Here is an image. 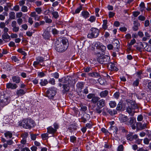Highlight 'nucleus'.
<instances>
[{"instance_id":"nucleus-1","label":"nucleus","mask_w":151,"mask_h":151,"mask_svg":"<svg viewBox=\"0 0 151 151\" xmlns=\"http://www.w3.org/2000/svg\"><path fill=\"white\" fill-rule=\"evenodd\" d=\"M56 45V50L59 52H63L68 47V40L66 39H63L61 42L57 41Z\"/></svg>"},{"instance_id":"nucleus-2","label":"nucleus","mask_w":151,"mask_h":151,"mask_svg":"<svg viewBox=\"0 0 151 151\" xmlns=\"http://www.w3.org/2000/svg\"><path fill=\"white\" fill-rule=\"evenodd\" d=\"M35 122L31 119H24L19 123V125L26 129H30L35 126Z\"/></svg>"},{"instance_id":"nucleus-3","label":"nucleus","mask_w":151,"mask_h":151,"mask_svg":"<svg viewBox=\"0 0 151 151\" xmlns=\"http://www.w3.org/2000/svg\"><path fill=\"white\" fill-rule=\"evenodd\" d=\"M57 89L54 87L49 88L46 92V95L49 99H52L55 96Z\"/></svg>"},{"instance_id":"nucleus-4","label":"nucleus","mask_w":151,"mask_h":151,"mask_svg":"<svg viewBox=\"0 0 151 151\" xmlns=\"http://www.w3.org/2000/svg\"><path fill=\"white\" fill-rule=\"evenodd\" d=\"M98 62L101 64H106L110 60V58L106 55H100L97 58Z\"/></svg>"},{"instance_id":"nucleus-5","label":"nucleus","mask_w":151,"mask_h":151,"mask_svg":"<svg viewBox=\"0 0 151 151\" xmlns=\"http://www.w3.org/2000/svg\"><path fill=\"white\" fill-rule=\"evenodd\" d=\"M99 30L96 28H92L90 29V32L88 35V37L92 38L97 37L99 34Z\"/></svg>"},{"instance_id":"nucleus-6","label":"nucleus","mask_w":151,"mask_h":151,"mask_svg":"<svg viewBox=\"0 0 151 151\" xmlns=\"http://www.w3.org/2000/svg\"><path fill=\"white\" fill-rule=\"evenodd\" d=\"M9 102V99L8 97H5L4 95H1L0 96V105L3 107L7 105Z\"/></svg>"},{"instance_id":"nucleus-7","label":"nucleus","mask_w":151,"mask_h":151,"mask_svg":"<svg viewBox=\"0 0 151 151\" xmlns=\"http://www.w3.org/2000/svg\"><path fill=\"white\" fill-rule=\"evenodd\" d=\"M87 98L89 99H91V102L94 104L96 103L100 99L98 96H96L94 93H89L87 96Z\"/></svg>"},{"instance_id":"nucleus-8","label":"nucleus","mask_w":151,"mask_h":151,"mask_svg":"<svg viewBox=\"0 0 151 151\" xmlns=\"http://www.w3.org/2000/svg\"><path fill=\"white\" fill-rule=\"evenodd\" d=\"M52 29L51 27H48L47 28L46 31H45L43 33L42 36L45 39H49L50 36V32Z\"/></svg>"},{"instance_id":"nucleus-9","label":"nucleus","mask_w":151,"mask_h":151,"mask_svg":"<svg viewBox=\"0 0 151 151\" xmlns=\"http://www.w3.org/2000/svg\"><path fill=\"white\" fill-rule=\"evenodd\" d=\"M109 130L111 133H113L115 137H117L118 129L116 126H111L110 127Z\"/></svg>"},{"instance_id":"nucleus-10","label":"nucleus","mask_w":151,"mask_h":151,"mask_svg":"<svg viewBox=\"0 0 151 151\" xmlns=\"http://www.w3.org/2000/svg\"><path fill=\"white\" fill-rule=\"evenodd\" d=\"M95 46L97 49H100L102 52L104 51L106 49V46L99 42H96L95 44Z\"/></svg>"},{"instance_id":"nucleus-11","label":"nucleus","mask_w":151,"mask_h":151,"mask_svg":"<svg viewBox=\"0 0 151 151\" xmlns=\"http://www.w3.org/2000/svg\"><path fill=\"white\" fill-rule=\"evenodd\" d=\"M128 106H130V107L133 109L134 110L138 108V106L133 101L129 100L127 101Z\"/></svg>"},{"instance_id":"nucleus-12","label":"nucleus","mask_w":151,"mask_h":151,"mask_svg":"<svg viewBox=\"0 0 151 151\" xmlns=\"http://www.w3.org/2000/svg\"><path fill=\"white\" fill-rule=\"evenodd\" d=\"M58 81L63 83H67L68 84H71V80L68 77L59 79Z\"/></svg>"},{"instance_id":"nucleus-13","label":"nucleus","mask_w":151,"mask_h":151,"mask_svg":"<svg viewBox=\"0 0 151 151\" xmlns=\"http://www.w3.org/2000/svg\"><path fill=\"white\" fill-rule=\"evenodd\" d=\"M18 86L15 83H9L6 84V87L7 88L12 89H15L17 88Z\"/></svg>"},{"instance_id":"nucleus-14","label":"nucleus","mask_w":151,"mask_h":151,"mask_svg":"<svg viewBox=\"0 0 151 151\" xmlns=\"http://www.w3.org/2000/svg\"><path fill=\"white\" fill-rule=\"evenodd\" d=\"M108 68L111 70H118V69L115 65L114 63L111 62L108 64Z\"/></svg>"},{"instance_id":"nucleus-15","label":"nucleus","mask_w":151,"mask_h":151,"mask_svg":"<svg viewBox=\"0 0 151 151\" xmlns=\"http://www.w3.org/2000/svg\"><path fill=\"white\" fill-rule=\"evenodd\" d=\"M120 121L121 122H124L126 124H128V119L127 116L124 115H122L119 118Z\"/></svg>"},{"instance_id":"nucleus-16","label":"nucleus","mask_w":151,"mask_h":151,"mask_svg":"<svg viewBox=\"0 0 151 151\" xmlns=\"http://www.w3.org/2000/svg\"><path fill=\"white\" fill-rule=\"evenodd\" d=\"M112 43L115 50H118L120 47L119 41L117 39L114 40Z\"/></svg>"},{"instance_id":"nucleus-17","label":"nucleus","mask_w":151,"mask_h":151,"mask_svg":"<svg viewBox=\"0 0 151 151\" xmlns=\"http://www.w3.org/2000/svg\"><path fill=\"white\" fill-rule=\"evenodd\" d=\"M105 105V101L103 99H99L96 103L97 106L102 108Z\"/></svg>"},{"instance_id":"nucleus-18","label":"nucleus","mask_w":151,"mask_h":151,"mask_svg":"<svg viewBox=\"0 0 151 151\" xmlns=\"http://www.w3.org/2000/svg\"><path fill=\"white\" fill-rule=\"evenodd\" d=\"M84 84V83L83 82H79L76 84L77 90L80 91V93H81V91L83 88Z\"/></svg>"},{"instance_id":"nucleus-19","label":"nucleus","mask_w":151,"mask_h":151,"mask_svg":"<svg viewBox=\"0 0 151 151\" xmlns=\"http://www.w3.org/2000/svg\"><path fill=\"white\" fill-rule=\"evenodd\" d=\"M127 112L131 116H133L134 115L135 111L130 107V106H128L127 108Z\"/></svg>"},{"instance_id":"nucleus-20","label":"nucleus","mask_w":151,"mask_h":151,"mask_svg":"<svg viewBox=\"0 0 151 151\" xmlns=\"http://www.w3.org/2000/svg\"><path fill=\"white\" fill-rule=\"evenodd\" d=\"M47 132L53 134L57 131L55 129L53 128L51 126L47 128Z\"/></svg>"},{"instance_id":"nucleus-21","label":"nucleus","mask_w":151,"mask_h":151,"mask_svg":"<svg viewBox=\"0 0 151 151\" xmlns=\"http://www.w3.org/2000/svg\"><path fill=\"white\" fill-rule=\"evenodd\" d=\"M12 81L16 83H19L20 81V79L19 77L16 76H13L12 77Z\"/></svg>"},{"instance_id":"nucleus-22","label":"nucleus","mask_w":151,"mask_h":151,"mask_svg":"<svg viewBox=\"0 0 151 151\" xmlns=\"http://www.w3.org/2000/svg\"><path fill=\"white\" fill-rule=\"evenodd\" d=\"M26 92L22 89H19L17 90L16 91V94L18 96H21L24 95Z\"/></svg>"},{"instance_id":"nucleus-23","label":"nucleus","mask_w":151,"mask_h":151,"mask_svg":"<svg viewBox=\"0 0 151 151\" xmlns=\"http://www.w3.org/2000/svg\"><path fill=\"white\" fill-rule=\"evenodd\" d=\"M109 92L107 90H105L101 92L100 93L99 95L101 98H104L106 97L108 94Z\"/></svg>"},{"instance_id":"nucleus-24","label":"nucleus","mask_w":151,"mask_h":151,"mask_svg":"<svg viewBox=\"0 0 151 151\" xmlns=\"http://www.w3.org/2000/svg\"><path fill=\"white\" fill-rule=\"evenodd\" d=\"M134 26L133 27V29L134 31H136L138 29V27L140 26L139 23L134 21Z\"/></svg>"},{"instance_id":"nucleus-25","label":"nucleus","mask_w":151,"mask_h":151,"mask_svg":"<svg viewBox=\"0 0 151 151\" xmlns=\"http://www.w3.org/2000/svg\"><path fill=\"white\" fill-rule=\"evenodd\" d=\"M4 134L6 137L11 138L12 137V132H11L7 131L4 133Z\"/></svg>"},{"instance_id":"nucleus-26","label":"nucleus","mask_w":151,"mask_h":151,"mask_svg":"<svg viewBox=\"0 0 151 151\" xmlns=\"http://www.w3.org/2000/svg\"><path fill=\"white\" fill-rule=\"evenodd\" d=\"M89 76L93 77H100L99 74L97 72H93L88 73Z\"/></svg>"},{"instance_id":"nucleus-27","label":"nucleus","mask_w":151,"mask_h":151,"mask_svg":"<svg viewBox=\"0 0 151 151\" xmlns=\"http://www.w3.org/2000/svg\"><path fill=\"white\" fill-rule=\"evenodd\" d=\"M72 84V82L70 84H68V83H66V84L63 85V87L64 89L66 91H69L70 88L69 86L70 85H71Z\"/></svg>"},{"instance_id":"nucleus-28","label":"nucleus","mask_w":151,"mask_h":151,"mask_svg":"<svg viewBox=\"0 0 151 151\" xmlns=\"http://www.w3.org/2000/svg\"><path fill=\"white\" fill-rule=\"evenodd\" d=\"M2 38L3 40L5 41V40L9 39L10 38V37L8 34L7 33H4L2 35Z\"/></svg>"},{"instance_id":"nucleus-29","label":"nucleus","mask_w":151,"mask_h":151,"mask_svg":"<svg viewBox=\"0 0 151 151\" xmlns=\"http://www.w3.org/2000/svg\"><path fill=\"white\" fill-rule=\"evenodd\" d=\"M107 109V112L111 115H115L117 113L116 111L115 110H112L110 109Z\"/></svg>"},{"instance_id":"nucleus-30","label":"nucleus","mask_w":151,"mask_h":151,"mask_svg":"<svg viewBox=\"0 0 151 151\" xmlns=\"http://www.w3.org/2000/svg\"><path fill=\"white\" fill-rule=\"evenodd\" d=\"M82 16L85 18L88 17L89 16V14L87 11H83L82 12Z\"/></svg>"},{"instance_id":"nucleus-31","label":"nucleus","mask_w":151,"mask_h":151,"mask_svg":"<svg viewBox=\"0 0 151 151\" xmlns=\"http://www.w3.org/2000/svg\"><path fill=\"white\" fill-rule=\"evenodd\" d=\"M40 81V84L42 86L46 85L48 83V81L46 79H41Z\"/></svg>"},{"instance_id":"nucleus-32","label":"nucleus","mask_w":151,"mask_h":151,"mask_svg":"<svg viewBox=\"0 0 151 151\" xmlns=\"http://www.w3.org/2000/svg\"><path fill=\"white\" fill-rule=\"evenodd\" d=\"M136 122V119L134 117H131L130 118L129 122L128 124V125H131L133 124H135Z\"/></svg>"},{"instance_id":"nucleus-33","label":"nucleus","mask_w":151,"mask_h":151,"mask_svg":"<svg viewBox=\"0 0 151 151\" xmlns=\"http://www.w3.org/2000/svg\"><path fill=\"white\" fill-rule=\"evenodd\" d=\"M102 111V108L98 106H97L94 110L95 112L99 114H100L101 112Z\"/></svg>"},{"instance_id":"nucleus-34","label":"nucleus","mask_w":151,"mask_h":151,"mask_svg":"<svg viewBox=\"0 0 151 151\" xmlns=\"http://www.w3.org/2000/svg\"><path fill=\"white\" fill-rule=\"evenodd\" d=\"M9 17L12 19H15V13L14 12H11L9 13Z\"/></svg>"},{"instance_id":"nucleus-35","label":"nucleus","mask_w":151,"mask_h":151,"mask_svg":"<svg viewBox=\"0 0 151 151\" xmlns=\"http://www.w3.org/2000/svg\"><path fill=\"white\" fill-rule=\"evenodd\" d=\"M44 19L45 22L47 23H51L52 22V20L50 18H49L47 16H45Z\"/></svg>"},{"instance_id":"nucleus-36","label":"nucleus","mask_w":151,"mask_h":151,"mask_svg":"<svg viewBox=\"0 0 151 151\" xmlns=\"http://www.w3.org/2000/svg\"><path fill=\"white\" fill-rule=\"evenodd\" d=\"M116 103L115 101H111L109 103V105L111 108H114L116 106Z\"/></svg>"},{"instance_id":"nucleus-37","label":"nucleus","mask_w":151,"mask_h":151,"mask_svg":"<svg viewBox=\"0 0 151 151\" xmlns=\"http://www.w3.org/2000/svg\"><path fill=\"white\" fill-rule=\"evenodd\" d=\"M52 14L53 16V17L55 19L58 18L59 17V15L58 12L56 11H54L52 13Z\"/></svg>"},{"instance_id":"nucleus-38","label":"nucleus","mask_w":151,"mask_h":151,"mask_svg":"<svg viewBox=\"0 0 151 151\" xmlns=\"http://www.w3.org/2000/svg\"><path fill=\"white\" fill-rule=\"evenodd\" d=\"M122 103L121 102H119L117 105L116 109L118 111H120L122 109Z\"/></svg>"},{"instance_id":"nucleus-39","label":"nucleus","mask_w":151,"mask_h":151,"mask_svg":"<svg viewBox=\"0 0 151 151\" xmlns=\"http://www.w3.org/2000/svg\"><path fill=\"white\" fill-rule=\"evenodd\" d=\"M36 60L40 63L43 62L44 61V59L42 57L39 56L36 58Z\"/></svg>"},{"instance_id":"nucleus-40","label":"nucleus","mask_w":151,"mask_h":151,"mask_svg":"<svg viewBox=\"0 0 151 151\" xmlns=\"http://www.w3.org/2000/svg\"><path fill=\"white\" fill-rule=\"evenodd\" d=\"M140 47L142 49L145 48L147 46V43L145 42H144L143 43L140 42L139 43Z\"/></svg>"},{"instance_id":"nucleus-41","label":"nucleus","mask_w":151,"mask_h":151,"mask_svg":"<svg viewBox=\"0 0 151 151\" xmlns=\"http://www.w3.org/2000/svg\"><path fill=\"white\" fill-rule=\"evenodd\" d=\"M50 31L51 30V31L52 32V34L53 35H58V34L59 32L55 28H52L51 30H50Z\"/></svg>"},{"instance_id":"nucleus-42","label":"nucleus","mask_w":151,"mask_h":151,"mask_svg":"<svg viewBox=\"0 0 151 151\" xmlns=\"http://www.w3.org/2000/svg\"><path fill=\"white\" fill-rule=\"evenodd\" d=\"M20 9L19 6V5H16L14 6L13 8L11 9L12 10H14L15 11H18Z\"/></svg>"},{"instance_id":"nucleus-43","label":"nucleus","mask_w":151,"mask_h":151,"mask_svg":"<svg viewBox=\"0 0 151 151\" xmlns=\"http://www.w3.org/2000/svg\"><path fill=\"white\" fill-rule=\"evenodd\" d=\"M21 11L23 12H27L28 11L27 7L25 6H23L21 8Z\"/></svg>"},{"instance_id":"nucleus-44","label":"nucleus","mask_w":151,"mask_h":151,"mask_svg":"<svg viewBox=\"0 0 151 151\" xmlns=\"http://www.w3.org/2000/svg\"><path fill=\"white\" fill-rule=\"evenodd\" d=\"M21 136L22 139H26L28 137V134L27 132H24L21 134Z\"/></svg>"},{"instance_id":"nucleus-45","label":"nucleus","mask_w":151,"mask_h":151,"mask_svg":"<svg viewBox=\"0 0 151 151\" xmlns=\"http://www.w3.org/2000/svg\"><path fill=\"white\" fill-rule=\"evenodd\" d=\"M35 10L36 12H37L38 14H40L41 13L42 11V9L41 8L38 7L37 8L35 9Z\"/></svg>"},{"instance_id":"nucleus-46","label":"nucleus","mask_w":151,"mask_h":151,"mask_svg":"<svg viewBox=\"0 0 151 151\" xmlns=\"http://www.w3.org/2000/svg\"><path fill=\"white\" fill-rule=\"evenodd\" d=\"M18 51L19 53H21L24 56H25L27 55L25 51L23 50L22 49H19L18 50Z\"/></svg>"},{"instance_id":"nucleus-47","label":"nucleus","mask_w":151,"mask_h":151,"mask_svg":"<svg viewBox=\"0 0 151 151\" xmlns=\"http://www.w3.org/2000/svg\"><path fill=\"white\" fill-rule=\"evenodd\" d=\"M37 135H38V134H30V136L31 139L33 140H35L36 139V137Z\"/></svg>"},{"instance_id":"nucleus-48","label":"nucleus","mask_w":151,"mask_h":151,"mask_svg":"<svg viewBox=\"0 0 151 151\" xmlns=\"http://www.w3.org/2000/svg\"><path fill=\"white\" fill-rule=\"evenodd\" d=\"M89 20L91 22H94L96 20V17L93 16H91L89 18Z\"/></svg>"},{"instance_id":"nucleus-49","label":"nucleus","mask_w":151,"mask_h":151,"mask_svg":"<svg viewBox=\"0 0 151 151\" xmlns=\"http://www.w3.org/2000/svg\"><path fill=\"white\" fill-rule=\"evenodd\" d=\"M23 15V14L22 12H19L16 13V16L17 18H21Z\"/></svg>"},{"instance_id":"nucleus-50","label":"nucleus","mask_w":151,"mask_h":151,"mask_svg":"<svg viewBox=\"0 0 151 151\" xmlns=\"http://www.w3.org/2000/svg\"><path fill=\"white\" fill-rule=\"evenodd\" d=\"M145 93H141L139 95H137L136 96L137 97L138 99H141L145 96Z\"/></svg>"},{"instance_id":"nucleus-51","label":"nucleus","mask_w":151,"mask_h":151,"mask_svg":"<svg viewBox=\"0 0 151 151\" xmlns=\"http://www.w3.org/2000/svg\"><path fill=\"white\" fill-rule=\"evenodd\" d=\"M17 22L19 25H21L23 23V20L22 18H19L17 20Z\"/></svg>"},{"instance_id":"nucleus-52","label":"nucleus","mask_w":151,"mask_h":151,"mask_svg":"<svg viewBox=\"0 0 151 151\" xmlns=\"http://www.w3.org/2000/svg\"><path fill=\"white\" fill-rule=\"evenodd\" d=\"M127 138L128 140L131 141L132 140V136L130 134H129L127 135Z\"/></svg>"},{"instance_id":"nucleus-53","label":"nucleus","mask_w":151,"mask_h":151,"mask_svg":"<svg viewBox=\"0 0 151 151\" xmlns=\"http://www.w3.org/2000/svg\"><path fill=\"white\" fill-rule=\"evenodd\" d=\"M48 137V134L47 133H45L41 134V137L43 139H45Z\"/></svg>"},{"instance_id":"nucleus-54","label":"nucleus","mask_w":151,"mask_h":151,"mask_svg":"<svg viewBox=\"0 0 151 151\" xmlns=\"http://www.w3.org/2000/svg\"><path fill=\"white\" fill-rule=\"evenodd\" d=\"M83 116L87 120H88L90 117V115L86 113H85L83 114Z\"/></svg>"},{"instance_id":"nucleus-55","label":"nucleus","mask_w":151,"mask_h":151,"mask_svg":"<svg viewBox=\"0 0 151 151\" xmlns=\"http://www.w3.org/2000/svg\"><path fill=\"white\" fill-rule=\"evenodd\" d=\"M12 30L13 32H17L19 31V28L17 26L12 27Z\"/></svg>"},{"instance_id":"nucleus-56","label":"nucleus","mask_w":151,"mask_h":151,"mask_svg":"<svg viewBox=\"0 0 151 151\" xmlns=\"http://www.w3.org/2000/svg\"><path fill=\"white\" fill-rule=\"evenodd\" d=\"M107 47L109 50H112L114 48V46L111 44L107 45Z\"/></svg>"},{"instance_id":"nucleus-57","label":"nucleus","mask_w":151,"mask_h":151,"mask_svg":"<svg viewBox=\"0 0 151 151\" xmlns=\"http://www.w3.org/2000/svg\"><path fill=\"white\" fill-rule=\"evenodd\" d=\"M139 83V80L138 79H137L134 81L133 85L134 86H137L138 85Z\"/></svg>"},{"instance_id":"nucleus-58","label":"nucleus","mask_w":151,"mask_h":151,"mask_svg":"<svg viewBox=\"0 0 151 151\" xmlns=\"http://www.w3.org/2000/svg\"><path fill=\"white\" fill-rule=\"evenodd\" d=\"M11 59L13 61L15 62H18L19 61V60L18 59L16 56H12L11 58Z\"/></svg>"},{"instance_id":"nucleus-59","label":"nucleus","mask_w":151,"mask_h":151,"mask_svg":"<svg viewBox=\"0 0 151 151\" xmlns=\"http://www.w3.org/2000/svg\"><path fill=\"white\" fill-rule=\"evenodd\" d=\"M82 9V6H80L79 7L77 8L75 10V12L76 13H79Z\"/></svg>"},{"instance_id":"nucleus-60","label":"nucleus","mask_w":151,"mask_h":151,"mask_svg":"<svg viewBox=\"0 0 151 151\" xmlns=\"http://www.w3.org/2000/svg\"><path fill=\"white\" fill-rule=\"evenodd\" d=\"M138 19L141 21H144L145 19V17L142 15H140L138 17Z\"/></svg>"},{"instance_id":"nucleus-61","label":"nucleus","mask_w":151,"mask_h":151,"mask_svg":"<svg viewBox=\"0 0 151 151\" xmlns=\"http://www.w3.org/2000/svg\"><path fill=\"white\" fill-rule=\"evenodd\" d=\"M143 119V117L142 115H138L137 117V120L138 121H142Z\"/></svg>"},{"instance_id":"nucleus-62","label":"nucleus","mask_w":151,"mask_h":151,"mask_svg":"<svg viewBox=\"0 0 151 151\" xmlns=\"http://www.w3.org/2000/svg\"><path fill=\"white\" fill-rule=\"evenodd\" d=\"M49 83L52 85H54L55 84V80L53 78H51L49 81Z\"/></svg>"},{"instance_id":"nucleus-63","label":"nucleus","mask_w":151,"mask_h":151,"mask_svg":"<svg viewBox=\"0 0 151 151\" xmlns=\"http://www.w3.org/2000/svg\"><path fill=\"white\" fill-rule=\"evenodd\" d=\"M143 140L145 144L148 145L149 143L150 140L148 138H146L144 139Z\"/></svg>"},{"instance_id":"nucleus-64","label":"nucleus","mask_w":151,"mask_h":151,"mask_svg":"<svg viewBox=\"0 0 151 151\" xmlns=\"http://www.w3.org/2000/svg\"><path fill=\"white\" fill-rule=\"evenodd\" d=\"M124 150L123 146L122 145H120L118 148V151H123Z\"/></svg>"}]
</instances>
